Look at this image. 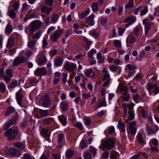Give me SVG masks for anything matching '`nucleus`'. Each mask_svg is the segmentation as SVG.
Here are the masks:
<instances>
[{
  "mask_svg": "<svg viewBox=\"0 0 159 159\" xmlns=\"http://www.w3.org/2000/svg\"><path fill=\"white\" fill-rule=\"evenodd\" d=\"M80 148L83 149L87 147V144L85 142L84 140H82L80 143Z\"/></svg>",
  "mask_w": 159,
  "mask_h": 159,
  "instance_id": "nucleus-45",
  "label": "nucleus"
},
{
  "mask_svg": "<svg viewBox=\"0 0 159 159\" xmlns=\"http://www.w3.org/2000/svg\"><path fill=\"white\" fill-rule=\"evenodd\" d=\"M58 119L60 123L63 125L66 126L67 125V118L65 117L64 116L61 115L58 116Z\"/></svg>",
  "mask_w": 159,
  "mask_h": 159,
  "instance_id": "nucleus-15",
  "label": "nucleus"
},
{
  "mask_svg": "<svg viewBox=\"0 0 159 159\" xmlns=\"http://www.w3.org/2000/svg\"><path fill=\"white\" fill-rule=\"evenodd\" d=\"M64 30L62 29H59L54 31L51 37V40L53 41H56L57 39L61 36Z\"/></svg>",
  "mask_w": 159,
  "mask_h": 159,
  "instance_id": "nucleus-6",
  "label": "nucleus"
},
{
  "mask_svg": "<svg viewBox=\"0 0 159 159\" xmlns=\"http://www.w3.org/2000/svg\"><path fill=\"white\" fill-rule=\"evenodd\" d=\"M135 41V36L132 35H129L128 37L126 40V42L130 44L134 43Z\"/></svg>",
  "mask_w": 159,
  "mask_h": 159,
  "instance_id": "nucleus-21",
  "label": "nucleus"
},
{
  "mask_svg": "<svg viewBox=\"0 0 159 159\" xmlns=\"http://www.w3.org/2000/svg\"><path fill=\"white\" fill-rule=\"evenodd\" d=\"M115 143V141L113 138H108L105 141L102 142L99 148L102 150L106 149L109 150L113 148Z\"/></svg>",
  "mask_w": 159,
  "mask_h": 159,
  "instance_id": "nucleus-1",
  "label": "nucleus"
},
{
  "mask_svg": "<svg viewBox=\"0 0 159 159\" xmlns=\"http://www.w3.org/2000/svg\"><path fill=\"white\" fill-rule=\"evenodd\" d=\"M126 67L130 71H135V70L136 68V66L135 65H132L129 64H127Z\"/></svg>",
  "mask_w": 159,
  "mask_h": 159,
  "instance_id": "nucleus-41",
  "label": "nucleus"
},
{
  "mask_svg": "<svg viewBox=\"0 0 159 159\" xmlns=\"http://www.w3.org/2000/svg\"><path fill=\"white\" fill-rule=\"evenodd\" d=\"M136 122L134 121L131 122L129 125V128H136Z\"/></svg>",
  "mask_w": 159,
  "mask_h": 159,
  "instance_id": "nucleus-59",
  "label": "nucleus"
},
{
  "mask_svg": "<svg viewBox=\"0 0 159 159\" xmlns=\"http://www.w3.org/2000/svg\"><path fill=\"white\" fill-rule=\"evenodd\" d=\"M34 52L32 50L30 51V50H27L25 52V56L28 58H29L30 56Z\"/></svg>",
  "mask_w": 159,
  "mask_h": 159,
  "instance_id": "nucleus-50",
  "label": "nucleus"
},
{
  "mask_svg": "<svg viewBox=\"0 0 159 159\" xmlns=\"http://www.w3.org/2000/svg\"><path fill=\"white\" fill-rule=\"evenodd\" d=\"M34 74L36 76L41 75H45L46 72L45 69L43 67L41 68H38L34 72Z\"/></svg>",
  "mask_w": 159,
  "mask_h": 159,
  "instance_id": "nucleus-10",
  "label": "nucleus"
},
{
  "mask_svg": "<svg viewBox=\"0 0 159 159\" xmlns=\"http://www.w3.org/2000/svg\"><path fill=\"white\" fill-rule=\"evenodd\" d=\"M9 155L12 157H19L21 155V152L15 148H11L10 149L8 152Z\"/></svg>",
  "mask_w": 159,
  "mask_h": 159,
  "instance_id": "nucleus-9",
  "label": "nucleus"
},
{
  "mask_svg": "<svg viewBox=\"0 0 159 159\" xmlns=\"http://www.w3.org/2000/svg\"><path fill=\"white\" fill-rule=\"evenodd\" d=\"M64 59L59 57L54 60V65L56 67L60 66L62 65Z\"/></svg>",
  "mask_w": 159,
  "mask_h": 159,
  "instance_id": "nucleus-11",
  "label": "nucleus"
},
{
  "mask_svg": "<svg viewBox=\"0 0 159 159\" xmlns=\"http://www.w3.org/2000/svg\"><path fill=\"white\" fill-rule=\"evenodd\" d=\"M74 126L79 130H82L83 129V125L80 122H78L75 123L74 125Z\"/></svg>",
  "mask_w": 159,
  "mask_h": 159,
  "instance_id": "nucleus-35",
  "label": "nucleus"
},
{
  "mask_svg": "<svg viewBox=\"0 0 159 159\" xmlns=\"http://www.w3.org/2000/svg\"><path fill=\"white\" fill-rule=\"evenodd\" d=\"M120 91L121 92H123L125 91H128L129 89L127 86H125L123 84H121L119 87Z\"/></svg>",
  "mask_w": 159,
  "mask_h": 159,
  "instance_id": "nucleus-30",
  "label": "nucleus"
},
{
  "mask_svg": "<svg viewBox=\"0 0 159 159\" xmlns=\"http://www.w3.org/2000/svg\"><path fill=\"white\" fill-rule=\"evenodd\" d=\"M15 40L13 39L10 38L8 39L7 43V45L8 48H11L14 45Z\"/></svg>",
  "mask_w": 159,
  "mask_h": 159,
  "instance_id": "nucleus-24",
  "label": "nucleus"
},
{
  "mask_svg": "<svg viewBox=\"0 0 159 159\" xmlns=\"http://www.w3.org/2000/svg\"><path fill=\"white\" fill-rule=\"evenodd\" d=\"M52 19V23H56L58 20L59 16L57 14L55 13L54 14L51 16Z\"/></svg>",
  "mask_w": 159,
  "mask_h": 159,
  "instance_id": "nucleus-29",
  "label": "nucleus"
},
{
  "mask_svg": "<svg viewBox=\"0 0 159 159\" xmlns=\"http://www.w3.org/2000/svg\"><path fill=\"white\" fill-rule=\"evenodd\" d=\"M82 97L83 99H87L91 97V96L90 93L87 94L86 93H84L82 94Z\"/></svg>",
  "mask_w": 159,
  "mask_h": 159,
  "instance_id": "nucleus-54",
  "label": "nucleus"
},
{
  "mask_svg": "<svg viewBox=\"0 0 159 159\" xmlns=\"http://www.w3.org/2000/svg\"><path fill=\"white\" fill-rule=\"evenodd\" d=\"M54 121L53 118L49 117L43 119V123L45 125H50L52 124Z\"/></svg>",
  "mask_w": 159,
  "mask_h": 159,
  "instance_id": "nucleus-13",
  "label": "nucleus"
},
{
  "mask_svg": "<svg viewBox=\"0 0 159 159\" xmlns=\"http://www.w3.org/2000/svg\"><path fill=\"white\" fill-rule=\"evenodd\" d=\"M136 19L133 16H128L127 17L125 20V21L126 22H129L131 24L134 23L136 20Z\"/></svg>",
  "mask_w": 159,
  "mask_h": 159,
  "instance_id": "nucleus-22",
  "label": "nucleus"
},
{
  "mask_svg": "<svg viewBox=\"0 0 159 159\" xmlns=\"http://www.w3.org/2000/svg\"><path fill=\"white\" fill-rule=\"evenodd\" d=\"M151 143L155 147H157L158 146V141L155 138L152 139L151 140Z\"/></svg>",
  "mask_w": 159,
  "mask_h": 159,
  "instance_id": "nucleus-57",
  "label": "nucleus"
},
{
  "mask_svg": "<svg viewBox=\"0 0 159 159\" xmlns=\"http://www.w3.org/2000/svg\"><path fill=\"white\" fill-rule=\"evenodd\" d=\"M134 34L136 36H138L140 32V28L139 26H137L134 29Z\"/></svg>",
  "mask_w": 159,
  "mask_h": 159,
  "instance_id": "nucleus-52",
  "label": "nucleus"
},
{
  "mask_svg": "<svg viewBox=\"0 0 159 159\" xmlns=\"http://www.w3.org/2000/svg\"><path fill=\"white\" fill-rule=\"evenodd\" d=\"M147 7H146L142 10L140 12V16H142L145 15L148 12Z\"/></svg>",
  "mask_w": 159,
  "mask_h": 159,
  "instance_id": "nucleus-51",
  "label": "nucleus"
},
{
  "mask_svg": "<svg viewBox=\"0 0 159 159\" xmlns=\"http://www.w3.org/2000/svg\"><path fill=\"white\" fill-rule=\"evenodd\" d=\"M96 53V51L95 49H92L90 51L88 52V56L89 57L92 58L93 57V54Z\"/></svg>",
  "mask_w": 159,
  "mask_h": 159,
  "instance_id": "nucleus-44",
  "label": "nucleus"
},
{
  "mask_svg": "<svg viewBox=\"0 0 159 159\" xmlns=\"http://www.w3.org/2000/svg\"><path fill=\"white\" fill-rule=\"evenodd\" d=\"M41 33L39 31H37L35 34L32 35V37L34 39H39L41 34Z\"/></svg>",
  "mask_w": 159,
  "mask_h": 159,
  "instance_id": "nucleus-40",
  "label": "nucleus"
},
{
  "mask_svg": "<svg viewBox=\"0 0 159 159\" xmlns=\"http://www.w3.org/2000/svg\"><path fill=\"white\" fill-rule=\"evenodd\" d=\"M62 82L63 83H65L66 82V79L67 76V74L66 73H63L62 74Z\"/></svg>",
  "mask_w": 159,
  "mask_h": 159,
  "instance_id": "nucleus-58",
  "label": "nucleus"
},
{
  "mask_svg": "<svg viewBox=\"0 0 159 159\" xmlns=\"http://www.w3.org/2000/svg\"><path fill=\"white\" fill-rule=\"evenodd\" d=\"M14 111V108L12 107H9L7 108V111L5 113V115L6 116H8L10 113L13 112Z\"/></svg>",
  "mask_w": 159,
  "mask_h": 159,
  "instance_id": "nucleus-31",
  "label": "nucleus"
},
{
  "mask_svg": "<svg viewBox=\"0 0 159 159\" xmlns=\"http://www.w3.org/2000/svg\"><path fill=\"white\" fill-rule=\"evenodd\" d=\"M91 157L92 155L89 152H86L84 153V159H91Z\"/></svg>",
  "mask_w": 159,
  "mask_h": 159,
  "instance_id": "nucleus-46",
  "label": "nucleus"
},
{
  "mask_svg": "<svg viewBox=\"0 0 159 159\" xmlns=\"http://www.w3.org/2000/svg\"><path fill=\"white\" fill-rule=\"evenodd\" d=\"M17 84V81L16 80H13L11 83V84L10 86V88L11 89H13L16 87Z\"/></svg>",
  "mask_w": 159,
  "mask_h": 159,
  "instance_id": "nucleus-56",
  "label": "nucleus"
},
{
  "mask_svg": "<svg viewBox=\"0 0 159 159\" xmlns=\"http://www.w3.org/2000/svg\"><path fill=\"white\" fill-rule=\"evenodd\" d=\"M23 97L22 94L17 93L16 94V97L17 103L21 107H23L21 104V100Z\"/></svg>",
  "mask_w": 159,
  "mask_h": 159,
  "instance_id": "nucleus-16",
  "label": "nucleus"
},
{
  "mask_svg": "<svg viewBox=\"0 0 159 159\" xmlns=\"http://www.w3.org/2000/svg\"><path fill=\"white\" fill-rule=\"evenodd\" d=\"M64 134L61 133L59 134L58 136V143L59 144H61L63 142Z\"/></svg>",
  "mask_w": 159,
  "mask_h": 159,
  "instance_id": "nucleus-39",
  "label": "nucleus"
},
{
  "mask_svg": "<svg viewBox=\"0 0 159 159\" xmlns=\"http://www.w3.org/2000/svg\"><path fill=\"white\" fill-rule=\"evenodd\" d=\"M144 7L143 5H142L139 6L135 10L134 13L135 15H137L139 11L141 9L143 8Z\"/></svg>",
  "mask_w": 159,
  "mask_h": 159,
  "instance_id": "nucleus-61",
  "label": "nucleus"
},
{
  "mask_svg": "<svg viewBox=\"0 0 159 159\" xmlns=\"http://www.w3.org/2000/svg\"><path fill=\"white\" fill-rule=\"evenodd\" d=\"M114 45L116 48H120L121 47V43L118 40H115L113 41Z\"/></svg>",
  "mask_w": 159,
  "mask_h": 159,
  "instance_id": "nucleus-33",
  "label": "nucleus"
},
{
  "mask_svg": "<svg viewBox=\"0 0 159 159\" xmlns=\"http://www.w3.org/2000/svg\"><path fill=\"white\" fill-rule=\"evenodd\" d=\"M77 67L76 65L73 63L67 61L65 63L64 66V69L68 72H73Z\"/></svg>",
  "mask_w": 159,
  "mask_h": 159,
  "instance_id": "nucleus-5",
  "label": "nucleus"
},
{
  "mask_svg": "<svg viewBox=\"0 0 159 159\" xmlns=\"http://www.w3.org/2000/svg\"><path fill=\"white\" fill-rule=\"evenodd\" d=\"M118 155V154L117 152L111 151V154L110 156V158L111 159H117L119 156Z\"/></svg>",
  "mask_w": 159,
  "mask_h": 159,
  "instance_id": "nucleus-27",
  "label": "nucleus"
},
{
  "mask_svg": "<svg viewBox=\"0 0 159 159\" xmlns=\"http://www.w3.org/2000/svg\"><path fill=\"white\" fill-rule=\"evenodd\" d=\"M90 148L91 152L92 153L93 155V156H96L97 151L96 149L95 148L91 146H90Z\"/></svg>",
  "mask_w": 159,
  "mask_h": 159,
  "instance_id": "nucleus-55",
  "label": "nucleus"
},
{
  "mask_svg": "<svg viewBox=\"0 0 159 159\" xmlns=\"http://www.w3.org/2000/svg\"><path fill=\"white\" fill-rule=\"evenodd\" d=\"M151 24H153V22H151V23L150 22H148L146 23L145 25V34H147L149 30H150L151 27Z\"/></svg>",
  "mask_w": 159,
  "mask_h": 159,
  "instance_id": "nucleus-25",
  "label": "nucleus"
},
{
  "mask_svg": "<svg viewBox=\"0 0 159 159\" xmlns=\"http://www.w3.org/2000/svg\"><path fill=\"white\" fill-rule=\"evenodd\" d=\"M42 25V22L39 20H35L32 22L29 28L30 34H33V33L39 29Z\"/></svg>",
  "mask_w": 159,
  "mask_h": 159,
  "instance_id": "nucleus-2",
  "label": "nucleus"
},
{
  "mask_svg": "<svg viewBox=\"0 0 159 159\" xmlns=\"http://www.w3.org/2000/svg\"><path fill=\"white\" fill-rule=\"evenodd\" d=\"M19 130L17 129H14L12 127L11 128L4 133V135L6 137H8L9 140H11L18 135Z\"/></svg>",
  "mask_w": 159,
  "mask_h": 159,
  "instance_id": "nucleus-3",
  "label": "nucleus"
},
{
  "mask_svg": "<svg viewBox=\"0 0 159 159\" xmlns=\"http://www.w3.org/2000/svg\"><path fill=\"white\" fill-rule=\"evenodd\" d=\"M27 58L24 57H17L14 60L13 65L16 66L21 63L26 62L27 61Z\"/></svg>",
  "mask_w": 159,
  "mask_h": 159,
  "instance_id": "nucleus-7",
  "label": "nucleus"
},
{
  "mask_svg": "<svg viewBox=\"0 0 159 159\" xmlns=\"http://www.w3.org/2000/svg\"><path fill=\"white\" fill-rule=\"evenodd\" d=\"M92 11L94 12H96L98 10V7L97 2H94L92 4Z\"/></svg>",
  "mask_w": 159,
  "mask_h": 159,
  "instance_id": "nucleus-34",
  "label": "nucleus"
},
{
  "mask_svg": "<svg viewBox=\"0 0 159 159\" xmlns=\"http://www.w3.org/2000/svg\"><path fill=\"white\" fill-rule=\"evenodd\" d=\"M47 61V60L45 57H43L42 58L40 61V65H43L45 64V63Z\"/></svg>",
  "mask_w": 159,
  "mask_h": 159,
  "instance_id": "nucleus-62",
  "label": "nucleus"
},
{
  "mask_svg": "<svg viewBox=\"0 0 159 159\" xmlns=\"http://www.w3.org/2000/svg\"><path fill=\"white\" fill-rule=\"evenodd\" d=\"M28 125V123L27 121L26 120H24L20 124V127L21 128H25Z\"/></svg>",
  "mask_w": 159,
  "mask_h": 159,
  "instance_id": "nucleus-48",
  "label": "nucleus"
},
{
  "mask_svg": "<svg viewBox=\"0 0 159 159\" xmlns=\"http://www.w3.org/2000/svg\"><path fill=\"white\" fill-rule=\"evenodd\" d=\"M49 112L48 110H43L41 109H40L39 111L40 115L42 117H46L48 116Z\"/></svg>",
  "mask_w": 159,
  "mask_h": 159,
  "instance_id": "nucleus-18",
  "label": "nucleus"
},
{
  "mask_svg": "<svg viewBox=\"0 0 159 159\" xmlns=\"http://www.w3.org/2000/svg\"><path fill=\"white\" fill-rule=\"evenodd\" d=\"M6 90V88L4 83L0 84V91L2 93H4Z\"/></svg>",
  "mask_w": 159,
  "mask_h": 159,
  "instance_id": "nucleus-43",
  "label": "nucleus"
},
{
  "mask_svg": "<svg viewBox=\"0 0 159 159\" xmlns=\"http://www.w3.org/2000/svg\"><path fill=\"white\" fill-rule=\"evenodd\" d=\"M137 137L139 143H143L144 141L142 138V135L141 134H139L138 135Z\"/></svg>",
  "mask_w": 159,
  "mask_h": 159,
  "instance_id": "nucleus-60",
  "label": "nucleus"
},
{
  "mask_svg": "<svg viewBox=\"0 0 159 159\" xmlns=\"http://www.w3.org/2000/svg\"><path fill=\"white\" fill-rule=\"evenodd\" d=\"M85 74L87 77L93 78L94 76V73L92 70H87Z\"/></svg>",
  "mask_w": 159,
  "mask_h": 159,
  "instance_id": "nucleus-26",
  "label": "nucleus"
},
{
  "mask_svg": "<svg viewBox=\"0 0 159 159\" xmlns=\"http://www.w3.org/2000/svg\"><path fill=\"white\" fill-rule=\"evenodd\" d=\"M13 8L15 11H17L19 7V4L18 2H16L13 5Z\"/></svg>",
  "mask_w": 159,
  "mask_h": 159,
  "instance_id": "nucleus-49",
  "label": "nucleus"
},
{
  "mask_svg": "<svg viewBox=\"0 0 159 159\" xmlns=\"http://www.w3.org/2000/svg\"><path fill=\"white\" fill-rule=\"evenodd\" d=\"M118 127L121 132H124L125 131V125L121 120H120L118 122Z\"/></svg>",
  "mask_w": 159,
  "mask_h": 159,
  "instance_id": "nucleus-20",
  "label": "nucleus"
},
{
  "mask_svg": "<svg viewBox=\"0 0 159 159\" xmlns=\"http://www.w3.org/2000/svg\"><path fill=\"white\" fill-rule=\"evenodd\" d=\"M42 105L44 107H48L51 105V99L48 95L43 96L41 99Z\"/></svg>",
  "mask_w": 159,
  "mask_h": 159,
  "instance_id": "nucleus-4",
  "label": "nucleus"
},
{
  "mask_svg": "<svg viewBox=\"0 0 159 159\" xmlns=\"http://www.w3.org/2000/svg\"><path fill=\"white\" fill-rule=\"evenodd\" d=\"M12 25L10 24H8L5 28V31L7 34H11L12 31Z\"/></svg>",
  "mask_w": 159,
  "mask_h": 159,
  "instance_id": "nucleus-23",
  "label": "nucleus"
},
{
  "mask_svg": "<svg viewBox=\"0 0 159 159\" xmlns=\"http://www.w3.org/2000/svg\"><path fill=\"white\" fill-rule=\"evenodd\" d=\"M15 146L20 149L23 150L24 149V146L23 143L20 142H16L15 143Z\"/></svg>",
  "mask_w": 159,
  "mask_h": 159,
  "instance_id": "nucleus-28",
  "label": "nucleus"
},
{
  "mask_svg": "<svg viewBox=\"0 0 159 159\" xmlns=\"http://www.w3.org/2000/svg\"><path fill=\"white\" fill-rule=\"evenodd\" d=\"M94 15L92 14L90 16L87 18L86 21L87 23L89 24V25L92 26L94 24Z\"/></svg>",
  "mask_w": 159,
  "mask_h": 159,
  "instance_id": "nucleus-12",
  "label": "nucleus"
},
{
  "mask_svg": "<svg viewBox=\"0 0 159 159\" xmlns=\"http://www.w3.org/2000/svg\"><path fill=\"white\" fill-rule=\"evenodd\" d=\"M134 6V3L133 0H131L125 5V8L126 9L132 7Z\"/></svg>",
  "mask_w": 159,
  "mask_h": 159,
  "instance_id": "nucleus-36",
  "label": "nucleus"
},
{
  "mask_svg": "<svg viewBox=\"0 0 159 159\" xmlns=\"http://www.w3.org/2000/svg\"><path fill=\"white\" fill-rule=\"evenodd\" d=\"M5 73L7 75L12 77V71L11 70H7L5 71Z\"/></svg>",
  "mask_w": 159,
  "mask_h": 159,
  "instance_id": "nucleus-63",
  "label": "nucleus"
},
{
  "mask_svg": "<svg viewBox=\"0 0 159 159\" xmlns=\"http://www.w3.org/2000/svg\"><path fill=\"white\" fill-rule=\"evenodd\" d=\"M48 130L45 128H43L41 131V134L44 136L47 135Z\"/></svg>",
  "mask_w": 159,
  "mask_h": 159,
  "instance_id": "nucleus-47",
  "label": "nucleus"
},
{
  "mask_svg": "<svg viewBox=\"0 0 159 159\" xmlns=\"http://www.w3.org/2000/svg\"><path fill=\"white\" fill-rule=\"evenodd\" d=\"M36 41L34 39H32L29 41L28 42V46L30 48L32 51L34 52L35 49L34 47L35 46Z\"/></svg>",
  "mask_w": 159,
  "mask_h": 159,
  "instance_id": "nucleus-14",
  "label": "nucleus"
},
{
  "mask_svg": "<svg viewBox=\"0 0 159 159\" xmlns=\"http://www.w3.org/2000/svg\"><path fill=\"white\" fill-rule=\"evenodd\" d=\"M38 81L37 80V79L35 77H33L30 78L29 80V83L30 84H33L34 83H37Z\"/></svg>",
  "mask_w": 159,
  "mask_h": 159,
  "instance_id": "nucleus-53",
  "label": "nucleus"
},
{
  "mask_svg": "<svg viewBox=\"0 0 159 159\" xmlns=\"http://www.w3.org/2000/svg\"><path fill=\"white\" fill-rule=\"evenodd\" d=\"M106 101L105 98H102V100L101 101V102L100 103L99 105V108L102 107H106Z\"/></svg>",
  "mask_w": 159,
  "mask_h": 159,
  "instance_id": "nucleus-38",
  "label": "nucleus"
},
{
  "mask_svg": "<svg viewBox=\"0 0 159 159\" xmlns=\"http://www.w3.org/2000/svg\"><path fill=\"white\" fill-rule=\"evenodd\" d=\"M90 10L87 9L85 11L80 14L79 16L80 17L84 18L86 17L89 12Z\"/></svg>",
  "mask_w": 159,
  "mask_h": 159,
  "instance_id": "nucleus-37",
  "label": "nucleus"
},
{
  "mask_svg": "<svg viewBox=\"0 0 159 159\" xmlns=\"http://www.w3.org/2000/svg\"><path fill=\"white\" fill-rule=\"evenodd\" d=\"M129 116L128 118L130 120H133L134 118V112L133 111L130 110L128 112Z\"/></svg>",
  "mask_w": 159,
  "mask_h": 159,
  "instance_id": "nucleus-42",
  "label": "nucleus"
},
{
  "mask_svg": "<svg viewBox=\"0 0 159 159\" xmlns=\"http://www.w3.org/2000/svg\"><path fill=\"white\" fill-rule=\"evenodd\" d=\"M12 8L10 9V6L9 7L8 10V14L9 16L11 18L13 19L16 16V13Z\"/></svg>",
  "mask_w": 159,
  "mask_h": 159,
  "instance_id": "nucleus-17",
  "label": "nucleus"
},
{
  "mask_svg": "<svg viewBox=\"0 0 159 159\" xmlns=\"http://www.w3.org/2000/svg\"><path fill=\"white\" fill-rule=\"evenodd\" d=\"M74 151L70 150H68L66 152V156L67 158H70L74 154Z\"/></svg>",
  "mask_w": 159,
  "mask_h": 159,
  "instance_id": "nucleus-32",
  "label": "nucleus"
},
{
  "mask_svg": "<svg viewBox=\"0 0 159 159\" xmlns=\"http://www.w3.org/2000/svg\"><path fill=\"white\" fill-rule=\"evenodd\" d=\"M111 71L115 72L118 69V66H112L109 68Z\"/></svg>",
  "mask_w": 159,
  "mask_h": 159,
  "instance_id": "nucleus-64",
  "label": "nucleus"
},
{
  "mask_svg": "<svg viewBox=\"0 0 159 159\" xmlns=\"http://www.w3.org/2000/svg\"><path fill=\"white\" fill-rule=\"evenodd\" d=\"M18 117L17 115L13 118L12 120H8L7 122L4 125V130H6L10 127L13 124L16 123V122L17 120Z\"/></svg>",
  "mask_w": 159,
  "mask_h": 159,
  "instance_id": "nucleus-8",
  "label": "nucleus"
},
{
  "mask_svg": "<svg viewBox=\"0 0 159 159\" xmlns=\"http://www.w3.org/2000/svg\"><path fill=\"white\" fill-rule=\"evenodd\" d=\"M68 103L66 101H64L61 104V108L63 111H66L68 108Z\"/></svg>",
  "mask_w": 159,
  "mask_h": 159,
  "instance_id": "nucleus-19",
  "label": "nucleus"
}]
</instances>
